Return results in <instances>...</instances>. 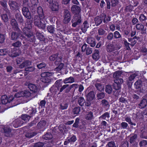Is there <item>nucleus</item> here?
I'll use <instances>...</instances> for the list:
<instances>
[{
  "instance_id": "1",
  "label": "nucleus",
  "mask_w": 147,
  "mask_h": 147,
  "mask_svg": "<svg viewBox=\"0 0 147 147\" xmlns=\"http://www.w3.org/2000/svg\"><path fill=\"white\" fill-rule=\"evenodd\" d=\"M45 18H42L38 15H35L33 18V21L35 26L42 30L45 28L46 23Z\"/></svg>"
},
{
  "instance_id": "2",
  "label": "nucleus",
  "mask_w": 147,
  "mask_h": 147,
  "mask_svg": "<svg viewBox=\"0 0 147 147\" xmlns=\"http://www.w3.org/2000/svg\"><path fill=\"white\" fill-rule=\"evenodd\" d=\"M134 85L136 88L139 89L140 92L145 93L147 92V81L142 82L141 80H138L135 82Z\"/></svg>"
},
{
  "instance_id": "3",
  "label": "nucleus",
  "mask_w": 147,
  "mask_h": 147,
  "mask_svg": "<svg viewBox=\"0 0 147 147\" xmlns=\"http://www.w3.org/2000/svg\"><path fill=\"white\" fill-rule=\"evenodd\" d=\"M23 31L25 35L27 37V39L30 42H35V37L30 30L26 27H24Z\"/></svg>"
},
{
  "instance_id": "4",
  "label": "nucleus",
  "mask_w": 147,
  "mask_h": 147,
  "mask_svg": "<svg viewBox=\"0 0 147 147\" xmlns=\"http://www.w3.org/2000/svg\"><path fill=\"white\" fill-rule=\"evenodd\" d=\"M13 31L11 33V40H16L18 38L22 37L24 38L25 37L22 34V32L21 30H15Z\"/></svg>"
},
{
  "instance_id": "5",
  "label": "nucleus",
  "mask_w": 147,
  "mask_h": 147,
  "mask_svg": "<svg viewBox=\"0 0 147 147\" xmlns=\"http://www.w3.org/2000/svg\"><path fill=\"white\" fill-rule=\"evenodd\" d=\"M64 19L63 22L64 24H67L71 20V15L70 12L67 9H64L63 12Z\"/></svg>"
},
{
  "instance_id": "6",
  "label": "nucleus",
  "mask_w": 147,
  "mask_h": 147,
  "mask_svg": "<svg viewBox=\"0 0 147 147\" xmlns=\"http://www.w3.org/2000/svg\"><path fill=\"white\" fill-rule=\"evenodd\" d=\"M71 22L72 26L73 27H75L78 25L80 24L82 22V18L81 16H74Z\"/></svg>"
},
{
  "instance_id": "7",
  "label": "nucleus",
  "mask_w": 147,
  "mask_h": 147,
  "mask_svg": "<svg viewBox=\"0 0 147 147\" xmlns=\"http://www.w3.org/2000/svg\"><path fill=\"white\" fill-rule=\"evenodd\" d=\"M10 9L14 11H16L19 8V4L14 0H9L8 2Z\"/></svg>"
},
{
  "instance_id": "8",
  "label": "nucleus",
  "mask_w": 147,
  "mask_h": 147,
  "mask_svg": "<svg viewBox=\"0 0 147 147\" xmlns=\"http://www.w3.org/2000/svg\"><path fill=\"white\" fill-rule=\"evenodd\" d=\"M8 55L12 57H14L19 56L21 53L20 51L16 48H13L8 50Z\"/></svg>"
},
{
  "instance_id": "9",
  "label": "nucleus",
  "mask_w": 147,
  "mask_h": 147,
  "mask_svg": "<svg viewBox=\"0 0 147 147\" xmlns=\"http://www.w3.org/2000/svg\"><path fill=\"white\" fill-rule=\"evenodd\" d=\"M31 94V93L29 91L24 90L16 93L14 96L17 98L21 97H25L26 98H28L30 97Z\"/></svg>"
},
{
  "instance_id": "10",
  "label": "nucleus",
  "mask_w": 147,
  "mask_h": 147,
  "mask_svg": "<svg viewBox=\"0 0 147 147\" xmlns=\"http://www.w3.org/2000/svg\"><path fill=\"white\" fill-rule=\"evenodd\" d=\"M14 98L12 96L9 97L8 98L7 96L4 95L1 96V99L2 104L6 105L8 103L9 104L10 102H12V101Z\"/></svg>"
},
{
  "instance_id": "11",
  "label": "nucleus",
  "mask_w": 147,
  "mask_h": 147,
  "mask_svg": "<svg viewBox=\"0 0 147 147\" xmlns=\"http://www.w3.org/2000/svg\"><path fill=\"white\" fill-rule=\"evenodd\" d=\"M114 82L113 84V89L116 90H119L121 88V85L123 82V79H120V80H114Z\"/></svg>"
},
{
  "instance_id": "12",
  "label": "nucleus",
  "mask_w": 147,
  "mask_h": 147,
  "mask_svg": "<svg viewBox=\"0 0 147 147\" xmlns=\"http://www.w3.org/2000/svg\"><path fill=\"white\" fill-rule=\"evenodd\" d=\"M71 10L72 13L74 14V16H81L80 13L81 9L80 7L77 5H74L71 7Z\"/></svg>"
},
{
  "instance_id": "13",
  "label": "nucleus",
  "mask_w": 147,
  "mask_h": 147,
  "mask_svg": "<svg viewBox=\"0 0 147 147\" xmlns=\"http://www.w3.org/2000/svg\"><path fill=\"white\" fill-rule=\"evenodd\" d=\"M138 135L134 134L133 136L130 137L129 142L130 145L131 146H136L138 145V143L136 142L137 139Z\"/></svg>"
},
{
  "instance_id": "14",
  "label": "nucleus",
  "mask_w": 147,
  "mask_h": 147,
  "mask_svg": "<svg viewBox=\"0 0 147 147\" xmlns=\"http://www.w3.org/2000/svg\"><path fill=\"white\" fill-rule=\"evenodd\" d=\"M10 24L12 28L14 30H21L18 27V25L15 19H12L10 21Z\"/></svg>"
},
{
  "instance_id": "15",
  "label": "nucleus",
  "mask_w": 147,
  "mask_h": 147,
  "mask_svg": "<svg viewBox=\"0 0 147 147\" xmlns=\"http://www.w3.org/2000/svg\"><path fill=\"white\" fill-rule=\"evenodd\" d=\"M50 7L53 11H58L59 9V4L56 1H54L53 3L50 5Z\"/></svg>"
},
{
  "instance_id": "16",
  "label": "nucleus",
  "mask_w": 147,
  "mask_h": 147,
  "mask_svg": "<svg viewBox=\"0 0 147 147\" xmlns=\"http://www.w3.org/2000/svg\"><path fill=\"white\" fill-rule=\"evenodd\" d=\"M138 105V107L140 109H142L146 107L147 106V99L144 97H142Z\"/></svg>"
},
{
  "instance_id": "17",
  "label": "nucleus",
  "mask_w": 147,
  "mask_h": 147,
  "mask_svg": "<svg viewBox=\"0 0 147 147\" xmlns=\"http://www.w3.org/2000/svg\"><path fill=\"white\" fill-rule=\"evenodd\" d=\"M28 87L30 90L32 92V93H37L38 92V89L36 86L33 84L29 83L28 85Z\"/></svg>"
},
{
  "instance_id": "18",
  "label": "nucleus",
  "mask_w": 147,
  "mask_h": 147,
  "mask_svg": "<svg viewBox=\"0 0 147 147\" xmlns=\"http://www.w3.org/2000/svg\"><path fill=\"white\" fill-rule=\"evenodd\" d=\"M106 50L109 53H111L116 50V47L113 44L109 43L107 45Z\"/></svg>"
},
{
  "instance_id": "19",
  "label": "nucleus",
  "mask_w": 147,
  "mask_h": 147,
  "mask_svg": "<svg viewBox=\"0 0 147 147\" xmlns=\"http://www.w3.org/2000/svg\"><path fill=\"white\" fill-rule=\"evenodd\" d=\"M86 42L92 47H95L96 44L95 39L91 36H89L87 38Z\"/></svg>"
},
{
  "instance_id": "20",
  "label": "nucleus",
  "mask_w": 147,
  "mask_h": 147,
  "mask_svg": "<svg viewBox=\"0 0 147 147\" xmlns=\"http://www.w3.org/2000/svg\"><path fill=\"white\" fill-rule=\"evenodd\" d=\"M123 72V71H117L114 73L113 75V77L115 79L114 80H120V79H123L119 78V77H121Z\"/></svg>"
},
{
  "instance_id": "21",
  "label": "nucleus",
  "mask_w": 147,
  "mask_h": 147,
  "mask_svg": "<svg viewBox=\"0 0 147 147\" xmlns=\"http://www.w3.org/2000/svg\"><path fill=\"white\" fill-rule=\"evenodd\" d=\"M95 95L94 91H91L86 95L87 99L89 101H91L94 98Z\"/></svg>"
},
{
  "instance_id": "22",
  "label": "nucleus",
  "mask_w": 147,
  "mask_h": 147,
  "mask_svg": "<svg viewBox=\"0 0 147 147\" xmlns=\"http://www.w3.org/2000/svg\"><path fill=\"white\" fill-rule=\"evenodd\" d=\"M22 12L24 17L28 16L31 15L28 7H22Z\"/></svg>"
},
{
  "instance_id": "23",
  "label": "nucleus",
  "mask_w": 147,
  "mask_h": 147,
  "mask_svg": "<svg viewBox=\"0 0 147 147\" xmlns=\"http://www.w3.org/2000/svg\"><path fill=\"white\" fill-rule=\"evenodd\" d=\"M31 65V62L29 60H26L24 61L22 63L19 65V67L21 69H22L24 67H28Z\"/></svg>"
},
{
  "instance_id": "24",
  "label": "nucleus",
  "mask_w": 147,
  "mask_h": 147,
  "mask_svg": "<svg viewBox=\"0 0 147 147\" xmlns=\"http://www.w3.org/2000/svg\"><path fill=\"white\" fill-rule=\"evenodd\" d=\"M1 5L3 7L4 9L6 11L7 13L9 14L10 12L9 10L7 8V1H4L0 2Z\"/></svg>"
},
{
  "instance_id": "25",
  "label": "nucleus",
  "mask_w": 147,
  "mask_h": 147,
  "mask_svg": "<svg viewBox=\"0 0 147 147\" xmlns=\"http://www.w3.org/2000/svg\"><path fill=\"white\" fill-rule=\"evenodd\" d=\"M89 27L88 22L87 21H85L82 25L81 28V30L83 33H85L87 30L88 28Z\"/></svg>"
},
{
  "instance_id": "26",
  "label": "nucleus",
  "mask_w": 147,
  "mask_h": 147,
  "mask_svg": "<svg viewBox=\"0 0 147 147\" xmlns=\"http://www.w3.org/2000/svg\"><path fill=\"white\" fill-rule=\"evenodd\" d=\"M103 18L102 17L97 16L94 18V21L96 26L99 25L102 22Z\"/></svg>"
},
{
  "instance_id": "27",
  "label": "nucleus",
  "mask_w": 147,
  "mask_h": 147,
  "mask_svg": "<svg viewBox=\"0 0 147 147\" xmlns=\"http://www.w3.org/2000/svg\"><path fill=\"white\" fill-rule=\"evenodd\" d=\"M23 123V121L21 120L16 119L13 122V124L14 127L17 128L21 126Z\"/></svg>"
},
{
  "instance_id": "28",
  "label": "nucleus",
  "mask_w": 147,
  "mask_h": 147,
  "mask_svg": "<svg viewBox=\"0 0 147 147\" xmlns=\"http://www.w3.org/2000/svg\"><path fill=\"white\" fill-rule=\"evenodd\" d=\"M46 124L45 121L44 120H41L37 124V128L38 129L44 128Z\"/></svg>"
},
{
  "instance_id": "29",
  "label": "nucleus",
  "mask_w": 147,
  "mask_h": 147,
  "mask_svg": "<svg viewBox=\"0 0 147 147\" xmlns=\"http://www.w3.org/2000/svg\"><path fill=\"white\" fill-rule=\"evenodd\" d=\"M37 11L39 17L42 18H45V16L43 10L40 6L38 7L37 9Z\"/></svg>"
},
{
  "instance_id": "30",
  "label": "nucleus",
  "mask_w": 147,
  "mask_h": 147,
  "mask_svg": "<svg viewBox=\"0 0 147 147\" xmlns=\"http://www.w3.org/2000/svg\"><path fill=\"white\" fill-rule=\"evenodd\" d=\"M95 86L97 90L100 92L103 91L104 90V85L100 83H96L95 84Z\"/></svg>"
},
{
  "instance_id": "31",
  "label": "nucleus",
  "mask_w": 147,
  "mask_h": 147,
  "mask_svg": "<svg viewBox=\"0 0 147 147\" xmlns=\"http://www.w3.org/2000/svg\"><path fill=\"white\" fill-rule=\"evenodd\" d=\"M15 18L20 23H23L24 20L23 17L20 13H18L15 15Z\"/></svg>"
},
{
  "instance_id": "32",
  "label": "nucleus",
  "mask_w": 147,
  "mask_h": 147,
  "mask_svg": "<svg viewBox=\"0 0 147 147\" xmlns=\"http://www.w3.org/2000/svg\"><path fill=\"white\" fill-rule=\"evenodd\" d=\"M92 57L93 59L98 60L99 57V52L98 50H95L94 53L92 55Z\"/></svg>"
},
{
  "instance_id": "33",
  "label": "nucleus",
  "mask_w": 147,
  "mask_h": 147,
  "mask_svg": "<svg viewBox=\"0 0 147 147\" xmlns=\"http://www.w3.org/2000/svg\"><path fill=\"white\" fill-rule=\"evenodd\" d=\"M78 85L77 84H73L70 85L68 87L64 90L65 92L66 93L69 92L71 89L73 88H76L78 87Z\"/></svg>"
},
{
  "instance_id": "34",
  "label": "nucleus",
  "mask_w": 147,
  "mask_h": 147,
  "mask_svg": "<svg viewBox=\"0 0 147 147\" xmlns=\"http://www.w3.org/2000/svg\"><path fill=\"white\" fill-rule=\"evenodd\" d=\"M74 81V78L71 76L68 78H66L63 80V82L65 84L67 83H72Z\"/></svg>"
},
{
  "instance_id": "35",
  "label": "nucleus",
  "mask_w": 147,
  "mask_h": 147,
  "mask_svg": "<svg viewBox=\"0 0 147 147\" xmlns=\"http://www.w3.org/2000/svg\"><path fill=\"white\" fill-rule=\"evenodd\" d=\"M105 91L108 94H110L112 93L113 88L111 85L108 84L106 86Z\"/></svg>"
},
{
  "instance_id": "36",
  "label": "nucleus",
  "mask_w": 147,
  "mask_h": 147,
  "mask_svg": "<svg viewBox=\"0 0 147 147\" xmlns=\"http://www.w3.org/2000/svg\"><path fill=\"white\" fill-rule=\"evenodd\" d=\"M37 134V132L35 131H30L26 133L25 136L28 138H30Z\"/></svg>"
},
{
  "instance_id": "37",
  "label": "nucleus",
  "mask_w": 147,
  "mask_h": 147,
  "mask_svg": "<svg viewBox=\"0 0 147 147\" xmlns=\"http://www.w3.org/2000/svg\"><path fill=\"white\" fill-rule=\"evenodd\" d=\"M29 7L32 12L35 13L38 7L37 4V3H34L31 6H30Z\"/></svg>"
},
{
  "instance_id": "38",
  "label": "nucleus",
  "mask_w": 147,
  "mask_h": 147,
  "mask_svg": "<svg viewBox=\"0 0 147 147\" xmlns=\"http://www.w3.org/2000/svg\"><path fill=\"white\" fill-rule=\"evenodd\" d=\"M52 138V135L50 132L47 133L42 136V138L46 140H50Z\"/></svg>"
},
{
  "instance_id": "39",
  "label": "nucleus",
  "mask_w": 147,
  "mask_h": 147,
  "mask_svg": "<svg viewBox=\"0 0 147 147\" xmlns=\"http://www.w3.org/2000/svg\"><path fill=\"white\" fill-rule=\"evenodd\" d=\"M81 107H76L72 110L73 113L74 114L78 115L79 114L80 111Z\"/></svg>"
},
{
  "instance_id": "40",
  "label": "nucleus",
  "mask_w": 147,
  "mask_h": 147,
  "mask_svg": "<svg viewBox=\"0 0 147 147\" xmlns=\"http://www.w3.org/2000/svg\"><path fill=\"white\" fill-rule=\"evenodd\" d=\"M85 100L82 97H79L78 99V102L79 105L81 106H82L84 105Z\"/></svg>"
},
{
  "instance_id": "41",
  "label": "nucleus",
  "mask_w": 147,
  "mask_h": 147,
  "mask_svg": "<svg viewBox=\"0 0 147 147\" xmlns=\"http://www.w3.org/2000/svg\"><path fill=\"white\" fill-rule=\"evenodd\" d=\"M105 96V93L102 92L96 94V97L98 100L102 99L104 98Z\"/></svg>"
},
{
  "instance_id": "42",
  "label": "nucleus",
  "mask_w": 147,
  "mask_h": 147,
  "mask_svg": "<svg viewBox=\"0 0 147 147\" xmlns=\"http://www.w3.org/2000/svg\"><path fill=\"white\" fill-rule=\"evenodd\" d=\"M133 6L131 5H129L126 6L124 10L126 12H131L133 11Z\"/></svg>"
},
{
  "instance_id": "43",
  "label": "nucleus",
  "mask_w": 147,
  "mask_h": 147,
  "mask_svg": "<svg viewBox=\"0 0 147 147\" xmlns=\"http://www.w3.org/2000/svg\"><path fill=\"white\" fill-rule=\"evenodd\" d=\"M55 29L54 26L53 25H49L47 27V29L48 32L51 34L54 33L55 30Z\"/></svg>"
},
{
  "instance_id": "44",
  "label": "nucleus",
  "mask_w": 147,
  "mask_h": 147,
  "mask_svg": "<svg viewBox=\"0 0 147 147\" xmlns=\"http://www.w3.org/2000/svg\"><path fill=\"white\" fill-rule=\"evenodd\" d=\"M38 38L41 41H44L45 40V38L44 36L41 33L37 32L36 33Z\"/></svg>"
},
{
  "instance_id": "45",
  "label": "nucleus",
  "mask_w": 147,
  "mask_h": 147,
  "mask_svg": "<svg viewBox=\"0 0 147 147\" xmlns=\"http://www.w3.org/2000/svg\"><path fill=\"white\" fill-rule=\"evenodd\" d=\"M64 66V64L62 63H60L54 69L55 71L59 72L63 69Z\"/></svg>"
},
{
  "instance_id": "46",
  "label": "nucleus",
  "mask_w": 147,
  "mask_h": 147,
  "mask_svg": "<svg viewBox=\"0 0 147 147\" xmlns=\"http://www.w3.org/2000/svg\"><path fill=\"white\" fill-rule=\"evenodd\" d=\"M94 116L93 115V113L90 111L88 112V113L86 115V119L88 120H92L93 119Z\"/></svg>"
},
{
  "instance_id": "47",
  "label": "nucleus",
  "mask_w": 147,
  "mask_h": 147,
  "mask_svg": "<svg viewBox=\"0 0 147 147\" xmlns=\"http://www.w3.org/2000/svg\"><path fill=\"white\" fill-rule=\"evenodd\" d=\"M44 78H42L41 80L44 83H48L50 82L51 81V78L50 77H43Z\"/></svg>"
},
{
  "instance_id": "48",
  "label": "nucleus",
  "mask_w": 147,
  "mask_h": 147,
  "mask_svg": "<svg viewBox=\"0 0 147 147\" xmlns=\"http://www.w3.org/2000/svg\"><path fill=\"white\" fill-rule=\"evenodd\" d=\"M2 20L5 23L7 22L8 21V18L7 14H2L1 15Z\"/></svg>"
},
{
  "instance_id": "49",
  "label": "nucleus",
  "mask_w": 147,
  "mask_h": 147,
  "mask_svg": "<svg viewBox=\"0 0 147 147\" xmlns=\"http://www.w3.org/2000/svg\"><path fill=\"white\" fill-rule=\"evenodd\" d=\"M109 119L110 117V114L108 112L105 113L99 117V119H106V118Z\"/></svg>"
},
{
  "instance_id": "50",
  "label": "nucleus",
  "mask_w": 147,
  "mask_h": 147,
  "mask_svg": "<svg viewBox=\"0 0 147 147\" xmlns=\"http://www.w3.org/2000/svg\"><path fill=\"white\" fill-rule=\"evenodd\" d=\"M24 17L27 18L26 20V23L27 24H32V19L31 15Z\"/></svg>"
},
{
  "instance_id": "51",
  "label": "nucleus",
  "mask_w": 147,
  "mask_h": 147,
  "mask_svg": "<svg viewBox=\"0 0 147 147\" xmlns=\"http://www.w3.org/2000/svg\"><path fill=\"white\" fill-rule=\"evenodd\" d=\"M101 102L102 106L105 107H109L110 106L109 102L106 99L102 100Z\"/></svg>"
},
{
  "instance_id": "52",
  "label": "nucleus",
  "mask_w": 147,
  "mask_h": 147,
  "mask_svg": "<svg viewBox=\"0 0 147 147\" xmlns=\"http://www.w3.org/2000/svg\"><path fill=\"white\" fill-rule=\"evenodd\" d=\"M8 50L7 49H4L0 50V55L3 56L8 54Z\"/></svg>"
},
{
  "instance_id": "53",
  "label": "nucleus",
  "mask_w": 147,
  "mask_h": 147,
  "mask_svg": "<svg viewBox=\"0 0 147 147\" xmlns=\"http://www.w3.org/2000/svg\"><path fill=\"white\" fill-rule=\"evenodd\" d=\"M136 27L137 30L143 31L144 26L142 24H138L136 25Z\"/></svg>"
},
{
  "instance_id": "54",
  "label": "nucleus",
  "mask_w": 147,
  "mask_h": 147,
  "mask_svg": "<svg viewBox=\"0 0 147 147\" xmlns=\"http://www.w3.org/2000/svg\"><path fill=\"white\" fill-rule=\"evenodd\" d=\"M22 44L21 42L18 40L15 42L13 43L12 44V46L15 47H19L21 46Z\"/></svg>"
},
{
  "instance_id": "55",
  "label": "nucleus",
  "mask_w": 147,
  "mask_h": 147,
  "mask_svg": "<svg viewBox=\"0 0 147 147\" xmlns=\"http://www.w3.org/2000/svg\"><path fill=\"white\" fill-rule=\"evenodd\" d=\"M31 117L26 114H24L21 116V118L22 119L27 121L29 120Z\"/></svg>"
},
{
  "instance_id": "56",
  "label": "nucleus",
  "mask_w": 147,
  "mask_h": 147,
  "mask_svg": "<svg viewBox=\"0 0 147 147\" xmlns=\"http://www.w3.org/2000/svg\"><path fill=\"white\" fill-rule=\"evenodd\" d=\"M58 54L57 53L56 54H53L51 55L49 57V59L50 61H53L55 60L57 58H58Z\"/></svg>"
},
{
  "instance_id": "57",
  "label": "nucleus",
  "mask_w": 147,
  "mask_h": 147,
  "mask_svg": "<svg viewBox=\"0 0 147 147\" xmlns=\"http://www.w3.org/2000/svg\"><path fill=\"white\" fill-rule=\"evenodd\" d=\"M52 73L51 72H45L42 73L41 74V76L42 77H50V76H52Z\"/></svg>"
},
{
  "instance_id": "58",
  "label": "nucleus",
  "mask_w": 147,
  "mask_h": 147,
  "mask_svg": "<svg viewBox=\"0 0 147 147\" xmlns=\"http://www.w3.org/2000/svg\"><path fill=\"white\" fill-rule=\"evenodd\" d=\"M44 145V144L42 142H38L34 144L33 146L34 147H43Z\"/></svg>"
},
{
  "instance_id": "59",
  "label": "nucleus",
  "mask_w": 147,
  "mask_h": 147,
  "mask_svg": "<svg viewBox=\"0 0 147 147\" xmlns=\"http://www.w3.org/2000/svg\"><path fill=\"white\" fill-rule=\"evenodd\" d=\"M69 86V85L67 84L64 85L63 86H61V87L60 89L59 92L58 93V95L60 94L61 92H62V91L65 89H66V88L68 87Z\"/></svg>"
},
{
  "instance_id": "60",
  "label": "nucleus",
  "mask_w": 147,
  "mask_h": 147,
  "mask_svg": "<svg viewBox=\"0 0 147 147\" xmlns=\"http://www.w3.org/2000/svg\"><path fill=\"white\" fill-rule=\"evenodd\" d=\"M139 145L140 147H145L147 145V141L146 140H143L139 143Z\"/></svg>"
},
{
  "instance_id": "61",
  "label": "nucleus",
  "mask_w": 147,
  "mask_h": 147,
  "mask_svg": "<svg viewBox=\"0 0 147 147\" xmlns=\"http://www.w3.org/2000/svg\"><path fill=\"white\" fill-rule=\"evenodd\" d=\"M35 69L33 66H29L25 67V71L28 72H32L34 71Z\"/></svg>"
},
{
  "instance_id": "62",
  "label": "nucleus",
  "mask_w": 147,
  "mask_h": 147,
  "mask_svg": "<svg viewBox=\"0 0 147 147\" xmlns=\"http://www.w3.org/2000/svg\"><path fill=\"white\" fill-rule=\"evenodd\" d=\"M111 20V17L109 16H106V15H105V18L103 19V22L106 24L107 23L109 22Z\"/></svg>"
},
{
  "instance_id": "63",
  "label": "nucleus",
  "mask_w": 147,
  "mask_h": 147,
  "mask_svg": "<svg viewBox=\"0 0 147 147\" xmlns=\"http://www.w3.org/2000/svg\"><path fill=\"white\" fill-rule=\"evenodd\" d=\"M22 7H29L30 6L28 0H23Z\"/></svg>"
},
{
  "instance_id": "64",
  "label": "nucleus",
  "mask_w": 147,
  "mask_h": 147,
  "mask_svg": "<svg viewBox=\"0 0 147 147\" xmlns=\"http://www.w3.org/2000/svg\"><path fill=\"white\" fill-rule=\"evenodd\" d=\"M108 147H117L114 141H111L108 142L107 144Z\"/></svg>"
}]
</instances>
